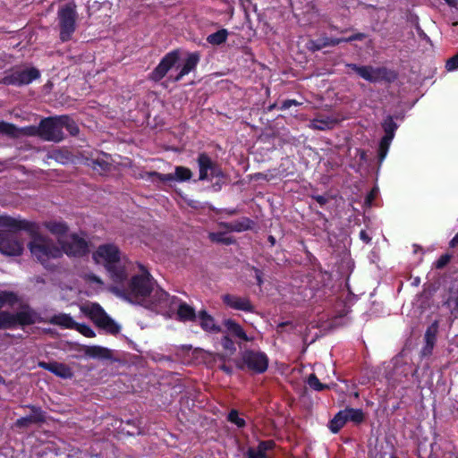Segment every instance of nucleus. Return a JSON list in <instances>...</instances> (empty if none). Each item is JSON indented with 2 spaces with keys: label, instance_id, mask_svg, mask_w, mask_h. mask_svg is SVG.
<instances>
[{
  "label": "nucleus",
  "instance_id": "e2e57ef3",
  "mask_svg": "<svg viewBox=\"0 0 458 458\" xmlns=\"http://www.w3.org/2000/svg\"><path fill=\"white\" fill-rule=\"evenodd\" d=\"M357 152L359 153L360 157L361 160H365L366 159V153H365L364 150L357 149Z\"/></svg>",
  "mask_w": 458,
  "mask_h": 458
},
{
  "label": "nucleus",
  "instance_id": "7c9ffc66",
  "mask_svg": "<svg viewBox=\"0 0 458 458\" xmlns=\"http://www.w3.org/2000/svg\"><path fill=\"white\" fill-rule=\"evenodd\" d=\"M383 129L385 131V141L393 140L394 137V131L397 129V124L394 123L391 116H388L383 123Z\"/></svg>",
  "mask_w": 458,
  "mask_h": 458
},
{
  "label": "nucleus",
  "instance_id": "09e8293b",
  "mask_svg": "<svg viewBox=\"0 0 458 458\" xmlns=\"http://www.w3.org/2000/svg\"><path fill=\"white\" fill-rule=\"evenodd\" d=\"M85 279L89 283L96 284L98 286L101 287L103 285V282L98 276L94 274H87L85 275Z\"/></svg>",
  "mask_w": 458,
  "mask_h": 458
},
{
  "label": "nucleus",
  "instance_id": "4d7b16f0",
  "mask_svg": "<svg viewBox=\"0 0 458 458\" xmlns=\"http://www.w3.org/2000/svg\"><path fill=\"white\" fill-rule=\"evenodd\" d=\"M316 201L319 203L321 206L325 205L327 202V199L322 195H317L314 197Z\"/></svg>",
  "mask_w": 458,
  "mask_h": 458
},
{
  "label": "nucleus",
  "instance_id": "3c124183",
  "mask_svg": "<svg viewBox=\"0 0 458 458\" xmlns=\"http://www.w3.org/2000/svg\"><path fill=\"white\" fill-rule=\"evenodd\" d=\"M274 445H275V443L273 441H271V440H269V441H262V442H260L259 444L258 448H259L260 450H262V452L264 454H266V452L267 450L272 449L274 447Z\"/></svg>",
  "mask_w": 458,
  "mask_h": 458
},
{
  "label": "nucleus",
  "instance_id": "cd10ccee",
  "mask_svg": "<svg viewBox=\"0 0 458 458\" xmlns=\"http://www.w3.org/2000/svg\"><path fill=\"white\" fill-rule=\"evenodd\" d=\"M88 356L98 359H110L112 356L111 351L107 348L101 346H90L86 351Z\"/></svg>",
  "mask_w": 458,
  "mask_h": 458
},
{
  "label": "nucleus",
  "instance_id": "69168bd1",
  "mask_svg": "<svg viewBox=\"0 0 458 458\" xmlns=\"http://www.w3.org/2000/svg\"><path fill=\"white\" fill-rule=\"evenodd\" d=\"M346 38H333V40H334V41H337V45H338V44H340V43H342V42H347V41H346Z\"/></svg>",
  "mask_w": 458,
  "mask_h": 458
},
{
  "label": "nucleus",
  "instance_id": "864d4df0",
  "mask_svg": "<svg viewBox=\"0 0 458 458\" xmlns=\"http://www.w3.org/2000/svg\"><path fill=\"white\" fill-rule=\"evenodd\" d=\"M252 270L255 273V278L257 280L258 285L261 286L262 284H263V273H262V271L259 270L257 267H252Z\"/></svg>",
  "mask_w": 458,
  "mask_h": 458
},
{
  "label": "nucleus",
  "instance_id": "a211bd4d",
  "mask_svg": "<svg viewBox=\"0 0 458 458\" xmlns=\"http://www.w3.org/2000/svg\"><path fill=\"white\" fill-rule=\"evenodd\" d=\"M170 298H174L175 302L172 304L171 308L165 312H161L162 314L168 313L173 310L175 307H177V315L180 320L182 321H192L197 318L195 310L190 305L181 302L179 299L175 296H170Z\"/></svg>",
  "mask_w": 458,
  "mask_h": 458
},
{
  "label": "nucleus",
  "instance_id": "5701e85b",
  "mask_svg": "<svg viewBox=\"0 0 458 458\" xmlns=\"http://www.w3.org/2000/svg\"><path fill=\"white\" fill-rule=\"evenodd\" d=\"M33 224L26 221H17L7 216H0V227L8 229H24L27 231H32Z\"/></svg>",
  "mask_w": 458,
  "mask_h": 458
},
{
  "label": "nucleus",
  "instance_id": "a19ab883",
  "mask_svg": "<svg viewBox=\"0 0 458 458\" xmlns=\"http://www.w3.org/2000/svg\"><path fill=\"white\" fill-rule=\"evenodd\" d=\"M228 420L235 424L238 428H242L245 426V420L239 416L238 411L235 410H232L229 412Z\"/></svg>",
  "mask_w": 458,
  "mask_h": 458
},
{
  "label": "nucleus",
  "instance_id": "052dcab7",
  "mask_svg": "<svg viewBox=\"0 0 458 458\" xmlns=\"http://www.w3.org/2000/svg\"><path fill=\"white\" fill-rule=\"evenodd\" d=\"M94 164L99 165L103 170L107 169L108 166L106 162H100L99 160H96Z\"/></svg>",
  "mask_w": 458,
  "mask_h": 458
},
{
  "label": "nucleus",
  "instance_id": "aec40b11",
  "mask_svg": "<svg viewBox=\"0 0 458 458\" xmlns=\"http://www.w3.org/2000/svg\"><path fill=\"white\" fill-rule=\"evenodd\" d=\"M44 226L57 238L58 243H60V239H64L67 236L68 226L63 221H47L44 223Z\"/></svg>",
  "mask_w": 458,
  "mask_h": 458
},
{
  "label": "nucleus",
  "instance_id": "72a5a7b5",
  "mask_svg": "<svg viewBox=\"0 0 458 458\" xmlns=\"http://www.w3.org/2000/svg\"><path fill=\"white\" fill-rule=\"evenodd\" d=\"M334 120L330 117L315 118L310 122V127L316 130L325 131L332 128Z\"/></svg>",
  "mask_w": 458,
  "mask_h": 458
},
{
  "label": "nucleus",
  "instance_id": "338daca9",
  "mask_svg": "<svg viewBox=\"0 0 458 458\" xmlns=\"http://www.w3.org/2000/svg\"><path fill=\"white\" fill-rule=\"evenodd\" d=\"M269 241L272 242V244L275 243V239L273 236H269Z\"/></svg>",
  "mask_w": 458,
  "mask_h": 458
},
{
  "label": "nucleus",
  "instance_id": "473e14b6",
  "mask_svg": "<svg viewBox=\"0 0 458 458\" xmlns=\"http://www.w3.org/2000/svg\"><path fill=\"white\" fill-rule=\"evenodd\" d=\"M59 121L62 125V130L64 128L72 136H75L79 133V128L75 122L67 115L59 116Z\"/></svg>",
  "mask_w": 458,
  "mask_h": 458
},
{
  "label": "nucleus",
  "instance_id": "13d9d810",
  "mask_svg": "<svg viewBox=\"0 0 458 458\" xmlns=\"http://www.w3.org/2000/svg\"><path fill=\"white\" fill-rule=\"evenodd\" d=\"M360 238L366 243H369L371 240L368 233L363 230L360 233Z\"/></svg>",
  "mask_w": 458,
  "mask_h": 458
},
{
  "label": "nucleus",
  "instance_id": "39448f33",
  "mask_svg": "<svg viewBox=\"0 0 458 458\" xmlns=\"http://www.w3.org/2000/svg\"><path fill=\"white\" fill-rule=\"evenodd\" d=\"M57 19L60 27V40L62 42L71 40L77 28L76 5L73 3H69L60 7L57 12Z\"/></svg>",
  "mask_w": 458,
  "mask_h": 458
},
{
  "label": "nucleus",
  "instance_id": "6e6d98bb",
  "mask_svg": "<svg viewBox=\"0 0 458 458\" xmlns=\"http://www.w3.org/2000/svg\"><path fill=\"white\" fill-rule=\"evenodd\" d=\"M448 259L449 258L447 256H442L438 260H437V267H444L447 262H448Z\"/></svg>",
  "mask_w": 458,
  "mask_h": 458
},
{
  "label": "nucleus",
  "instance_id": "c03bdc74",
  "mask_svg": "<svg viewBox=\"0 0 458 458\" xmlns=\"http://www.w3.org/2000/svg\"><path fill=\"white\" fill-rule=\"evenodd\" d=\"M32 423H36V421L30 415L18 419L15 422V426L18 428H26Z\"/></svg>",
  "mask_w": 458,
  "mask_h": 458
},
{
  "label": "nucleus",
  "instance_id": "b1692460",
  "mask_svg": "<svg viewBox=\"0 0 458 458\" xmlns=\"http://www.w3.org/2000/svg\"><path fill=\"white\" fill-rule=\"evenodd\" d=\"M48 322L65 329H73V327L77 326V322L71 315L66 313L55 314L49 318Z\"/></svg>",
  "mask_w": 458,
  "mask_h": 458
},
{
  "label": "nucleus",
  "instance_id": "f3484780",
  "mask_svg": "<svg viewBox=\"0 0 458 458\" xmlns=\"http://www.w3.org/2000/svg\"><path fill=\"white\" fill-rule=\"evenodd\" d=\"M38 366L61 378L68 379L73 377L72 369L64 363L41 361Z\"/></svg>",
  "mask_w": 458,
  "mask_h": 458
},
{
  "label": "nucleus",
  "instance_id": "2f4dec72",
  "mask_svg": "<svg viewBox=\"0 0 458 458\" xmlns=\"http://www.w3.org/2000/svg\"><path fill=\"white\" fill-rule=\"evenodd\" d=\"M17 327L14 313L9 311L0 312V328H13Z\"/></svg>",
  "mask_w": 458,
  "mask_h": 458
},
{
  "label": "nucleus",
  "instance_id": "1a4fd4ad",
  "mask_svg": "<svg viewBox=\"0 0 458 458\" xmlns=\"http://www.w3.org/2000/svg\"><path fill=\"white\" fill-rule=\"evenodd\" d=\"M39 131V137L47 141L60 142L64 137L59 116L43 119L40 122Z\"/></svg>",
  "mask_w": 458,
  "mask_h": 458
},
{
  "label": "nucleus",
  "instance_id": "2eb2a0df",
  "mask_svg": "<svg viewBox=\"0 0 458 458\" xmlns=\"http://www.w3.org/2000/svg\"><path fill=\"white\" fill-rule=\"evenodd\" d=\"M14 317L17 326H29L43 322L40 315L27 304L21 305L20 309L14 313Z\"/></svg>",
  "mask_w": 458,
  "mask_h": 458
},
{
  "label": "nucleus",
  "instance_id": "a18cd8bd",
  "mask_svg": "<svg viewBox=\"0 0 458 458\" xmlns=\"http://www.w3.org/2000/svg\"><path fill=\"white\" fill-rule=\"evenodd\" d=\"M445 68L448 72H453L458 69V54L447 60Z\"/></svg>",
  "mask_w": 458,
  "mask_h": 458
},
{
  "label": "nucleus",
  "instance_id": "7ed1b4c3",
  "mask_svg": "<svg viewBox=\"0 0 458 458\" xmlns=\"http://www.w3.org/2000/svg\"><path fill=\"white\" fill-rule=\"evenodd\" d=\"M32 240L29 243L31 255L36 258L46 268H51L50 261L63 256L62 250L49 238L43 236L33 230Z\"/></svg>",
  "mask_w": 458,
  "mask_h": 458
},
{
  "label": "nucleus",
  "instance_id": "4468645a",
  "mask_svg": "<svg viewBox=\"0 0 458 458\" xmlns=\"http://www.w3.org/2000/svg\"><path fill=\"white\" fill-rule=\"evenodd\" d=\"M349 66L362 79L369 82H377L387 79V70L386 68L359 66L357 64H350Z\"/></svg>",
  "mask_w": 458,
  "mask_h": 458
},
{
  "label": "nucleus",
  "instance_id": "6e6552de",
  "mask_svg": "<svg viewBox=\"0 0 458 458\" xmlns=\"http://www.w3.org/2000/svg\"><path fill=\"white\" fill-rule=\"evenodd\" d=\"M59 245L63 254L65 253L68 256L80 257L88 251L87 242L76 233H72L64 239H60Z\"/></svg>",
  "mask_w": 458,
  "mask_h": 458
},
{
  "label": "nucleus",
  "instance_id": "9b49d317",
  "mask_svg": "<svg viewBox=\"0 0 458 458\" xmlns=\"http://www.w3.org/2000/svg\"><path fill=\"white\" fill-rule=\"evenodd\" d=\"M242 361L245 367L255 373H263L268 366L267 355L260 352L245 351L242 355Z\"/></svg>",
  "mask_w": 458,
  "mask_h": 458
},
{
  "label": "nucleus",
  "instance_id": "0eeeda50",
  "mask_svg": "<svg viewBox=\"0 0 458 458\" xmlns=\"http://www.w3.org/2000/svg\"><path fill=\"white\" fill-rule=\"evenodd\" d=\"M197 162L199 181H212L214 178L225 177L221 168L206 153H200L198 156Z\"/></svg>",
  "mask_w": 458,
  "mask_h": 458
},
{
  "label": "nucleus",
  "instance_id": "c9c22d12",
  "mask_svg": "<svg viewBox=\"0 0 458 458\" xmlns=\"http://www.w3.org/2000/svg\"><path fill=\"white\" fill-rule=\"evenodd\" d=\"M344 412L347 421L360 423L364 420V414L360 409L347 408L344 409Z\"/></svg>",
  "mask_w": 458,
  "mask_h": 458
},
{
  "label": "nucleus",
  "instance_id": "8fccbe9b",
  "mask_svg": "<svg viewBox=\"0 0 458 458\" xmlns=\"http://www.w3.org/2000/svg\"><path fill=\"white\" fill-rule=\"evenodd\" d=\"M378 194V188L377 187H374L370 192L367 195L366 197V199H365V203L367 206H371L372 203H373V200L375 199V198L377 196Z\"/></svg>",
  "mask_w": 458,
  "mask_h": 458
},
{
  "label": "nucleus",
  "instance_id": "4c0bfd02",
  "mask_svg": "<svg viewBox=\"0 0 458 458\" xmlns=\"http://www.w3.org/2000/svg\"><path fill=\"white\" fill-rule=\"evenodd\" d=\"M307 382L310 387L316 391H322L324 389L329 388L328 385L320 383L319 379L315 374L310 375Z\"/></svg>",
  "mask_w": 458,
  "mask_h": 458
},
{
  "label": "nucleus",
  "instance_id": "412c9836",
  "mask_svg": "<svg viewBox=\"0 0 458 458\" xmlns=\"http://www.w3.org/2000/svg\"><path fill=\"white\" fill-rule=\"evenodd\" d=\"M198 318L199 321V326L204 331L209 333H218L221 331V328L216 323L212 316L207 313L206 310H201L198 314Z\"/></svg>",
  "mask_w": 458,
  "mask_h": 458
},
{
  "label": "nucleus",
  "instance_id": "774afa93",
  "mask_svg": "<svg viewBox=\"0 0 458 458\" xmlns=\"http://www.w3.org/2000/svg\"><path fill=\"white\" fill-rule=\"evenodd\" d=\"M0 384H4V379L0 376Z\"/></svg>",
  "mask_w": 458,
  "mask_h": 458
},
{
  "label": "nucleus",
  "instance_id": "9d476101",
  "mask_svg": "<svg viewBox=\"0 0 458 458\" xmlns=\"http://www.w3.org/2000/svg\"><path fill=\"white\" fill-rule=\"evenodd\" d=\"M24 249V242L11 232L0 231V252L5 256H20Z\"/></svg>",
  "mask_w": 458,
  "mask_h": 458
},
{
  "label": "nucleus",
  "instance_id": "bf43d9fd",
  "mask_svg": "<svg viewBox=\"0 0 458 458\" xmlns=\"http://www.w3.org/2000/svg\"><path fill=\"white\" fill-rule=\"evenodd\" d=\"M10 127L9 124L4 123H0V132H9L7 130Z\"/></svg>",
  "mask_w": 458,
  "mask_h": 458
},
{
  "label": "nucleus",
  "instance_id": "f8f14e48",
  "mask_svg": "<svg viewBox=\"0 0 458 458\" xmlns=\"http://www.w3.org/2000/svg\"><path fill=\"white\" fill-rule=\"evenodd\" d=\"M179 61V52L177 50L167 53L160 61L158 65L149 74V79L154 81H159Z\"/></svg>",
  "mask_w": 458,
  "mask_h": 458
},
{
  "label": "nucleus",
  "instance_id": "bb28decb",
  "mask_svg": "<svg viewBox=\"0 0 458 458\" xmlns=\"http://www.w3.org/2000/svg\"><path fill=\"white\" fill-rule=\"evenodd\" d=\"M344 410L340 411L329 422V428L333 433H337L347 422Z\"/></svg>",
  "mask_w": 458,
  "mask_h": 458
},
{
  "label": "nucleus",
  "instance_id": "49530a36",
  "mask_svg": "<svg viewBox=\"0 0 458 458\" xmlns=\"http://www.w3.org/2000/svg\"><path fill=\"white\" fill-rule=\"evenodd\" d=\"M248 458H267L266 454L262 452L259 448L257 449L250 448L248 450Z\"/></svg>",
  "mask_w": 458,
  "mask_h": 458
},
{
  "label": "nucleus",
  "instance_id": "a878e982",
  "mask_svg": "<svg viewBox=\"0 0 458 458\" xmlns=\"http://www.w3.org/2000/svg\"><path fill=\"white\" fill-rule=\"evenodd\" d=\"M337 41H334L333 38L321 37L316 40H310L309 42V48L313 51L320 50L327 47L336 46Z\"/></svg>",
  "mask_w": 458,
  "mask_h": 458
},
{
  "label": "nucleus",
  "instance_id": "680f3d73",
  "mask_svg": "<svg viewBox=\"0 0 458 458\" xmlns=\"http://www.w3.org/2000/svg\"><path fill=\"white\" fill-rule=\"evenodd\" d=\"M450 245L452 247H454L456 245H458V233L455 234V236L451 240L450 242Z\"/></svg>",
  "mask_w": 458,
  "mask_h": 458
},
{
  "label": "nucleus",
  "instance_id": "603ef678",
  "mask_svg": "<svg viewBox=\"0 0 458 458\" xmlns=\"http://www.w3.org/2000/svg\"><path fill=\"white\" fill-rule=\"evenodd\" d=\"M299 105H301V104L294 99H287L282 103L280 109L286 110V109H289L292 106H299Z\"/></svg>",
  "mask_w": 458,
  "mask_h": 458
},
{
  "label": "nucleus",
  "instance_id": "f257e3e1",
  "mask_svg": "<svg viewBox=\"0 0 458 458\" xmlns=\"http://www.w3.org/2000/svg\"><path fill=\"white\" fill-rule=\"evenodd\" d=\"M140 275L131 279L123 295L131 302L142 305L155 312H165L175 302L174 298L162 289L154 288V282L149 273L139 265Z\"/></svg>",
  "mask_w": 458,
  "mask_h": 458
},
{
  "label": "nucleus",
  "instance_id": "37998d69",
  "mask_svg": "<svg viewBox=\"0 0 458 458\" xmlns=\"http://www.w3.org/2000/svg\"><path fill=\"white\" fill-rule=\"evenodd\" d=\"M28 407L31 410L32 414L30 416L36 421V423L45 420L44 412L39 407L34 405H30Z\"/></svg>",
  "mask_w": 458,
  "mask_h": 458
},
{
  "label": "nucleus",
  "instance_id": "6ab92c4d",
  "mask_svg": "<svg viewBox=\"0 0 458 458\" xmlns=\"http://www.w3.org/2000/svg\"><path fill=\"white\" fill-rule=\"evenodd\" d=\"M200 60V55L199 52H192L187 55L184 60L183 65L181 68L179 73L174 77L175 81H181L185 75L194 71Z\"/></svg>",
  "mask_w": 458,
  "mask_h": 458
},
{
  "label": "nucleus",
  "instance_id": "f03ea898",
  "mask_svg": "<svg viewBox=\"0 0 458 458\" xmlns=\"http://www.w3.org/2000/svg\"><path fill=\"white\" fill-rule=\"evenodd\" d=\"M93 259L105 267L115 283H123L133 269V264L122 257L118 247L113 243L98 246L93 253Z\"/></svg>",
  "mask_w": 458,
  "mask_h": 458
},
{
  "label": "nucleus",
  "instance_id": "de8ad7c7",
  "mask_svg": "<svg viewBox=\"0 0 458 458\" xmlns=\"http://www.w3.org/2000/svg\"><path fill=\"white\" fill-rule=\"evenodd\" d=\"M40 124L38 126H28L22 129L24 133L29 136H40Z\"/></svg>",
  "mask_w": 458,
  "mask_h": 458
},
{
  "label": "nucleus",
  "instance_id": "4be33fe9",
  "mask_svg": "<svg viewBox=\"0 0 458 458\" xmlns=\"http://www.w3.org/2000/svg\"><path fill=\"white\" fill-rule=\"evenodd\" d=\"M252 221L249 218L243 217L236 221L229 222V223H220L219 226L230 231V232H244L251 228Z\"/></svg>",
  "mask_w": 458,
  "mask_h": 458
},
{
  "label": "nucleus",
  "instance_id": "20e7f679",
  "mask_svg": "<svg viewBox=\"0 0 458 458\" xmlns=\"http://www.w3.org/2000/svg\"><path fill=\"white\" fill-rule=\"evenodd\" d=\"M81 310L99 328L105 330L110 335H117L121 327L112 319L103 310V308L96 302L85 303L81 307Z\"/></svg>",
  "mask_w": 458,
  "mask_h": 458
},
{
  "label": "nucleus",
  "instance_id": "58836bf2",
  "mask_svg": "<svg viewBox=\"0 0 458 458\" xmlns=\"http://www.w3.org/2000/svg\"><path fill=\"white\" fill-rule=\"evenodd\" d=\"M392 140H386L385 141V138H382L379 143V148H378V160L380 163L384 161L386 158L390 144Z\"/></svg>",
  "mask_w": 458,
  "mask_h": 458
},
{
  "label": "nucleus",
  "instance_id": "5fc2aeb1",
  "mask_svg": "<svg viewBox=\"0 0 458 458\" xmlns=\"http://www.w3.org/2000/svg\"><path fill=\"white\" fill-rule=\"evenodd\" d=\"M365 34L363 33H356V34H353L352 36H350L349 38H346V41H355V40H362L363 38H365Z\"/></svg>",
  "mask_w": 458,
  "mask_h": 458
},
{
  "label": "nucleus",
  "instance_id": "e433bc0d",
  "mask_svg": "<svg viewBox=\"0 0 458 458\" xmlns=\"http://www.w3.org/2000/svg\"><path fill=\"white\" fill-rule=\"evenodd\" d=\"M18 301V296L13 292L0 291V307L4 304L13 305Z\"/></svg>",
  "mask_w": 458,
  "mask_h": 458
},
{
  "label": "nucleus",
  "instance_id": "423d86ee",
  "mask_svg": "<svg viewBox=\"0 0 458 458\" xmlns=\"http://www.w3.org/2000/svg\"><path fill=\"white\" fill-rule=\"evenodd\" d=\"M39 71L34 67H14L5 72L0 82L4 85L20 87L31 83L33 81L39 78Z\"/></svg>",
  "mask_w": 458,
  "mask_h": 458
},
{
  "label": "nucleus",
  "instance_id": "ea45409f",
  "mask_svg": "<svg viewBox=\"0 0 458 458\" xmlns=\"http://www.w3.org/2000/svg\"><path fill=\"white\" fill-rule=\"evenodd\" d=\"M74 330H77L81 335H83L86 337H95L96 334L94 330L86 324H81L77 323V326L73 327Z\"/></svg>",
  "mask_w": 458,
  "mask_h": 458
},
{
  "label": "nucleus",
  "instance_id": "dca6fc26",
  "mask_svg": "<svg viewBox=\"0 0 458 458\" xmlns=\"http://www.w3.org/2000/svg\"><path fill=\"white\" fill-rule=\"evenodd\" d=\"M224 303L235 310L254 312L255 307L248 297H242L234 294H225L222 297Z\"/></svg>",
  "mask_w": 458,
  "mask_h": 458
},
{
  "label": "nucleus",
  "instance_id": "f704fd0d",
  "mask_svg": "<svg viewBox=\"0 0 458 458\" xmlns=\"http://www.w3.org/2000/svg\"><path fill=\"white\" fill-rule=\"evenodd\" d=\"M208 238L213 242L222 243L225 245H230L234 242L233 239L224 232L209 233Z\"/></svg>",
  "mask_w": 458,
  "mask_h": 458
},
{
  "label": "nucleus",
  "instance_id": "ddd939ff",
  "mask_svg": "<svg viewBox=\"0 0 458 458\" xmlns=\"http://www.w3.org/2000/svg\"><path fill=\"white\" fill-rule=\"evenodd\" d=\"M148 177L152 181H159L163 182H187L191 179L192 172L185 166H175L174 174H160L157 172H151L148 174Z\"/></svg>",
  "mask_w": 458,
  "mask_h": 458
},
{
  "label": "nucleus",
  "instance_id": "0e129e2a",
  "mask_svg": "<svg viewBox=\"0 0 458 458\" xmlns=\"http://www.w3.org/2000/svg\"><path fill=\"white\" fill-rule=\"evenodd\" d=\"M445 1L450 6H455L457 4V1L456 0H445Z\"/></svg>",
  "mask_w": 458,
  "mask_h": 458
},
{
  "label": "nucleus",
  "instance_id": "79ce46f5",
  "mask_svg": "<svg viewBox=\"0 0 458 458\" xmlns=\"http://www.w3.org/2000/svg\"><path fill=\"white\" fill-rule=\"evenodd\" d=\"M221 345L230 354L234 353L236 351V347H235L233 341L231 338H229L227 335H225L222 337Z\"/></svg>",
  "mask_w": 458,
  "mask_h": 458
},
{
  "label": "nucleus",
  "instance_id": "393cba45",
  "mask_svg": "<svg viewBox=\"0 0 458 458\" xmlns=\"http://www.w3.org/2000/svg\"><path fill=\"white\" fill-rule=\"evenodd\" d=\"M225 327H226V329L228 330V332L231 335L239 338L240 340L244 341V342H249L251 340V338H250L247 335V334L245 333V331L243 330L242 326L240 324L236 323L235 321H233V319L225 320Z\"/></svg>",
  "mask_w": 458,
  "mask_h": 458
},
{
  "label": "nucleus",
  "instance_id": "c85d7f7f",
  "mask_svg": "<svg viewBox=\"0 0 458 458\" xmlns=\"http://www.w3.org/2000/svg\"><path fill=\"white\" fill-rule=\"evenodd\" d=\"M436 334L437 327L431 326L427 329L424 335L426 345L423 348V354H428L431 352L436 340Z\"/></svg>",
  "mask_w": 458,
  "mask_h": 458
},
{
  "label": "nucleus",
  "instance_id": "c756f323",
  "mask_svg": "<svg viewBox=\"0 0 458 458\" xmlns=\"http://www.w3.org/2000/svg\"><path fill=\"white\" fill-rule=\"evenodd\" d=\"M228 37V31L225 29H221L215 33L208 36L207 41L214 46H219L225 43Z\"/></svg>",
  "mask_w": 458,
  "mask_h": 458
}]
</instances>
